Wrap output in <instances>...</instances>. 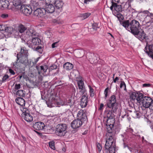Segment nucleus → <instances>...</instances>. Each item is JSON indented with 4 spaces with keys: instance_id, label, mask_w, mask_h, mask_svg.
<instances>
[{
    "instance_id": "f257e3e1",
    "label": "nucleus",
    "mask_w": 153,
    "mask_h": 153,
    "mask_svg": "<svg viewBox=\"0 0 153 153\" xmlns=\"http://www.w3.org/2000/svg\"><path fill=\"white\" fill-rule=\"evenodd\" d=\"M120 23L141 42H143L144 40L149 39V36L144 30L141 29V25L138 21L134 19L130 22L128 20H124Z\"/></svg>"
},
{
    "instance_id": "f03ea898",
    "label": "nucleus",
    "mask_w": 153,
    "mask_h": 153,
    "mask_svg": "<svg viewBox=\"0 0 153 153\" xmlns=\"http://www.w3.org/2000/svg\"><path fill=\"white\" fill-rule=\"evenodd\" d=\"M77 116L78 118L74 120L71 123V126L73 129L79 127L83 123L88 120L85 112L82 110L78 111Z\"/></svg>"
},
{
    "instance_id": "7ed1b4c3",
    "label": "nucleus",
    "mask_w": 153,
    "mask_h": 153,
    "mask_svg": "<svg viewBox=\"0 0 153 153\" xmlns=\"http://www.w3.org/2000/svg\"><path fill=\"white\" fill-rule=\"evenodd\" d=\"M108 137L106 140L104 146V150L106 152L108 151L110 153H115L116 148V139L115 136L111 133L107 134Z\"/></svg>"
},
{
    "instance_id": "20e7f679",
    "label": "nucleus",
    "mask_w": 153,
    "mask_h": 153,
    "mask_svg": "<svg viewBox=\"0 0 153 153\" xmlns=\"http://www.w3.org/2000/svg\"><path fill=\"white\" fill-rule=\"evenodd\" d=\"M28 51L26 48L22 47L20 52L17 55V60H19V62L22 64H26L28 62Z\"/></svg>"
},
{
    "instance_id": "39448f33",
    "label": "nucleus",
    "mask_w": 153,
    "mask_h": 153,
    "mask_svg": "<svg viewBox=\"0 0 153 153\" xmlns=\"http://www.w3.org/2000/svg\"><path fill=\"white\" fill-rule=\"evenodd\" d=\"M67 126L65 124L57 125L56 128L55 134L58 136H64L67 132Z\"/></svg>"
},
{
    "instance_id": "423d86ee",
    "label": "nucleus",
    "mask_w": 153,
    "mask_h": 153,
    "mask_svg": "<svg viewBox=\"0 0 153 153\" xmlns=\"http://www.w3.org/2000/svg\"><path fill=\"white\" fill-rule=\"evenodd\" d=\"M118 103L116 96L114 95L111 96L108 100L106 101V105L107 108H118Z\"/></svg>"
},
{
    "instance_id": "0eeeda50",
    "label": "nucleus",
    "mask_w": 153,
    "mask_h": 153,
    "mask_svg": "<svg viewBox=\"0 0 153 153\" xmlns=\"http://www.w3.org/2000/svg\"><path fill=\"white\" fill-rule=\"evenodd\" d=\"M111 3L112 4L110 8L112 11L114 10L117 13H120L124 11V7H123L122 5L120 4L119 2L113 1Z\"/></svg>"
},
{
    "instance_id": "6e6552de",
    "label": "nucleus",
    "mask_w": 153,
    "mask_h": 153,
    "mask_svg": "<svg viewBox=\"0 0 153 153\" xmlns=\"http://www.w3.org/2000/svg\"><path fill=\"white\" fill-rule=\"evenodd\" d=\"M115 123L114 118H107L106 125L107 126V130L108 133H112V128Z\"/></svg>"
},
{
    "instance_id": "1a4fd4ad",
    "label": "nucleus",
    "mask_w": 153,
    "mask_h": 153,
    "mask_svg": "<svg viewBox=\"0 0 153 153\" xmlns=\"http://www.w3.org/2000/svg\"><path fill=\"white\" fill-rule=\"evenodd\" d=\"M145 40L146 45L144 51L149 57L153 59V45L149 44L147 40Z\"/></svg>"
},
{
    "instance_id": "9d476101",
    "label": "nucleus",
    "mask_w": 153,
    "mask_h": 153,
    "mask_svg": "<svg viewBox=\"0 0 153 153\" xmlns=\"http://www.w3.org/2000/svg\"><path fill=\"white\" fill-rule=\"evenodd\" d=\"M21 7L20 10L25 16H28L32 12V9L30 5L23 4Z\"/></svg>"
},
{
    "instance_id": "9b49d317",
    "label": "nucleus",
    "mask_w": 153,
    "mask_h": 153,
    "mask_svg": "<svg viewBox=\"0 0 153 153\" xmlns=\"http://www.w3.org/2000/svg\"><path fill=\"white\" fill-rule=\"evenodd\" d=\"M86 57L89 59V61L92 64L97 63L99 58L97 54L91 53H87Z\"/></svg>"
},
{
    "instance_id": "f8f14e48",
    "label": "nucleus",
    "mask_w": 153,
    "mask_h": 153,
    "mask_svg": "<svg viewBox=\"0 0 153 153\" xmlns=\"http://www.w3.org/2000/svg\"><path fill=\"white\" fill-rule=\"evenodd\" d=\"M27 110L26 108L23 109L24 112L22 114V118L26 121L30 122L33 120V117L30 113L26 112Z\"/></svg>"
},
{
    "instance_id": "ddd939ff",
    "label": "nucleus",
    "mask_w": 153,
    "mask_h": 153,
    "mask_svg": "<svg viewBox=\"0 0 153 153\" xmlns=\"http://www.w3.org/2000/svg\"><path fill=\"white\" fill-rule=\"evenodd\" d=\"M152 101V99L151 97L148 96H145L141 103L144 108H147L150 107V105Z\"/></svg>"
},
{
    "instance_id": "4468645a",
    "label": "nucleus",
    "mask_w": 153,
    "mask_h": 153,
    "mask_svg": "<svg viewBox=\"0 0 153 153\" xmlns=\"http://www.w3.org/2000/svg\"><path fill=\"white\" fill-rule=\"evenodd\" d=\"M46 13L45 10L43 8H37L34 12V16L38 17H42L44 16Z\"/></svg>"
},
{
    "instance_id": "2eb2a0df",
    "label": "nucleus",
    "mask_w": 153,
    "mask_h": 153,
    "mask_svg": "<svg viewBox=\"0 0 153 153\" xmlns=\"http://www.w3.org/2000/svg\"><path fill=\"white\" fill-rule=\"evenodd\" d=\"M45 9L46 13H53L55 10V7L52 4L46 3L45 6Z\"/></svg>"
},
{
    "instance_id": "dca6fc26",
    "label": "nucleus",
    "mask_w": 153,
    "mask_h": 153,
    "mask_svg": "<svg viewBox=\"0 0 153 153\" xmlns=\"http://www.w3.org/2000/svg\"><path fill=\"white\" fill-rule=\"evenodd\" d=\"M110 109L106 112L107 118H114V113H115L118 108H108Z\"/></svg>"
},
{
    "instance_id": "f3484780",
    "label": "nucleus",
    "mask_w": 153,
    "mask_h": 153,
    "mask_svg": "<svg viewBox=\"0 0 153 153\" xmlns=\"http://www.w3.org/2000/svg\"><path fill=\"white\" fill-rule=\"evenodd\" d=\"M33 126V128L36 130H42L44 129L45 125L43 122H38L34 123Z\"/></svg>"
},
{
    "instance_id": "a211bd4d",
    "label": "nucleus",
    "mask_w": 153,
    "mask_h": 153,
    "mask_svg": "<svg viewBox=\"0 0 153 153\" xmlns=\"http://www.w3.org/2000/svg\"><path fill=\"white\" fill-rule=\"evenodd\" d=\"M121 125L119 123L117 122L113 126L112 128V131L111 133L114 136V134H117L120 131V129Z\"/></svg>"
},
{
    "instance_id": "6ab92c4d",
    "label": "nucleus",
    "mask_w": 153,
    "mask_h": 153,
    "mask_svg": "<svg viewBox=\"0 0 153 153\" xmlns=\"http://www.w3.org/2000/svg\"><path fill=\"white\" fill-rule=\"evenodd\" d=\"M88 103V97L85 94L83 95L81 99L80 105L81 107L85 108L87 106Z\"/></svg>"
},
{
    "instance_id": "aec40b11",
    "label": "nucleus",
    "mask_w": 153,
    "mask_h": 153,
    "mask_svg": "<svg viewBox=\"0 0 153 153\" xmlns=\"http://www.w3.org/2000/svg\"><path fill=\"white\" fill-rule=\"evenodd\" d=\"M36 68L38 71L39 74L45 73L48 69V67L46 65L41 66H36Z\"/></svg>"
},
{
    "instance_id": "412c9836",
    "label": "nucleus",
    "mask_w": 153,
    "mask_h": 153,
    "mask_svg": "<svg viewBox=\"0 0 153 153\" xmlns=\"http://www.w3.org/2000/svg\"><path fill=\"white\" fill-rule=\"evenodd\" d=\"M9 3L7 0H0V8L4 9L7 8L9 6Z\"/></svg>"
},
{
    "instance_id": "4be33fe9",
    "label": "nucleus",
    "mask_w": 153,
    "mask_h": 153,
    "mask_svg": "<svg viewBox=\"0 0 153 153\" xmlns=\"http://www.w3.org/2000/svg\"><path fill=\"white\" fill-rule=\"evenodd\" d=\"M13 7H15L17 10H20L21 8V6H22L21 0H13Z\"/></svg>"
},
{
    "instance_id": "5701e85b",
    "label": "nucleus",
    "mask_w": 153,
    "mask_h": 153,
    "mask_svg": "<svg viewBox=\"0 0 153 153\" xmlns=\"http://www.w3.org/2000/svg\"><path fill=\"white\" fill-rule=\"evenodd\" d=\"M58 97L57 96H55L53 97V96H52L50 98H49V99L48 100V102L50 104H56L57 103V105H60L59 104L58 102Z\"/></svg>"
},
{
    "instance_id": "b1692460",
    "label": "nucleus",
    "mask_w": 153,
    "mask_h": 153,
    "mask_svg": "<svg viewBox=\"0 0 153 153\" xmlns=\"http://www.w3.org/2000/svg\"><path fill=\"white\" fill-rule=\"evenodd\" d=\"M53 3L57 9H62L64 4L62 1L61 0H56Z\"/></svg>"
},
{
    "instance_id": "393cba45",
    "label": "nucleus",
    "mask_w": 153,
    "mask_h": 153,
    "mask_svg": "<svg viewBox=\"0 0 153 153\" xmlns=\"http://www.w3.org/2000/svg\"><path fill=\"white\" fill-rule=\"evenodd\" d=\"M145 96L142 93H141L139 91H138L136 100L138 103H141L142 100L145 97Z\"/></svg>"
},
{
    "instance_id": "a878e982",
    "label": "nucleus",
    "mask_w": 153,
    "mask_h": 153,
    "mask_svg": "<svg viewBox=\"0 0 153 153\" xmlns=\"http://www.w3.org/2000/svg\"><path fill=\"white\" fill-rule=\"evenodd\" d=\"M16 102L19 105L23 106L25 105V100L22 97H18L15 100Z\"/></svg>"
},
{
    "instance_id": "bb28decb",
    "label": "nucleus",
    "mask_w": 153,
    "mask_h": 153,
    "mask_svg": "<svg viewBox=\"0 0 153 153\" xmlns=\"http://www.w3.org/2000/svg\"><path fill=\"white\" fill-rule=\"evenodd\" d=\"M131 4L128 3H126L124 6V11L126 10L127 11V12H128V13H130L131 11V12L133 13V9H131Z\"/></svg>"
},
{
    "instance_id": "cd10ccee",
    "label": "nucleus",
    "mask_w": 153,
    "mask_h": 153,
    "mask_svg": "<svg viewBox=\"0 0 153 153\" xmlns=\"http://www.w3.org/2000/svg\"><path fill=\"white\" fill-rule=\"evenodd\" d=\"M20 63H21L19 62V60H17V58L16 61L14 62H13L11 64V66L13 68L15 69H18L21 67Z\"/></svg>"
},
{
    "instance_id": "c85d7f7f",
    "label": "nucleus",
    "mask_w": 153,
    "mask_h": 153,
    "mask_svg": "<svg viewBox=\"0 0 153 153\" xmlns=\"http://www.w3.org/2000/svg\"><path fill=\"white\" fill-rule=\"evenodd\" d=\"M31 42L33 45H38L41 43V41L38 37L34 38L32 39Z\"/></svg>"
},
{
    "instance_id": "c756f323",
    "label": "nucleus",
    "mask_w": 153,
    "mask_h": 153,
    "mask_svg": "<svg viewBox=\"0 0 153 153\" xmlns=\"http://www.w3.org/2000/svg\"><path fill=\"white\" fill-rule=\"evenodd\" d=\"M64 68L67 70H71L73 68V65L69 62H66L64 65Z\"/></svg>"
},
{
    "instance_id": "7c9ffc66",
    "label": "nucleus",
    "mask_w": 153,
    "mask_h": 153,
    "mask_svg": "<svg viewBox=\"0 0 153 153\" xmlns=\"http://www.w3.org/2000/svg\"><path fill=\"white\" fill-rule=\"evenodd\" d=\"M1 83L2 82H4L6 81H8L10 79L9 76L7 74H4L2 77H1Z\"/></svg>"
},
{
    "instance_id": "2f4dec72",
    "label": "nucleus",
    "mask_w": 153,
    "mask_h": 153,
    "mask_svg": "<svg viewBox=\"0 0 153 153\" xmlns=\"http://www.w3.org/2000/svg\"><path fill=\"white\" fill-rule=\"evenodd\" d=\"M85 51L83 50H78L76 53L77 56L78 58H80L84 56Z\"/></svg>"
},
{
    "instance_id": "473e14b6",
    "label": "nucleus",
    "mask_w": 153,
    "mask_h": 153,
    "mask_svg": "<svg viewBox=\"0 0 153 153\" xmlns=\"http://www.w3.org/2000/svg\"><path fill=\"white\" fill-rule=\"evenodd\" d=\"M26 29V27L24 25L22 24L19 25L18 27V30L20 33H23Z\"/></svg>"
},
{
    "instance_id": "72a5a7b5",
    "label": "nucleus",
    "mask_w": 153,
    "mask_h": 153,
    "mask_svg": "<svg viewBox=\"0 0 153 153\" xmlns=\"http://www.w3.org/2000/svg\"><path fill=\"white\" fill-rule=\"evenodd\" d=\"M25 91L23 90H18L16 93V94L21 97H23L25 96Z\"/></svg>"
},
{
    "instance_id": "f704fd0d",
    "label": "nucleus",
    "mask_w": 153,
    "mask_h": 153,
    "mask_svg": "<svg viewBox=\"0 0 153 153\" xmlns=\"http://www.w3.org/2000/svg\"><path fill=\"white\" fill-rule=\"evenodd\" d=\"M138 94L137 92H131L130 93V98L132 100H135L136 99L137 95Z\"/></svg>"
},
{
    "instance_id": "c9c22d12",
    "label": "nucleus",
    "mask_w": 153,
    "mask_h": 153,
    "mask_svg": "<svg viewBox=\"0 0 153 153\" xmlns=\"http://www.w3.org/2000/svg\"><path fill=\"white\" fill-rule=\"evenodd\" d=\"M8 27L3 25H0V30L8 32Z\"/></svg>"
},
{
    "instance_id": "e433bc0d",
    "label": "nucleus",
    "mask_w": 153,
    "mask_h": 153,
    "mask_svg": "<svg viewBox=\"0 0 153 153\" xmlns=\"http://www.w3.org/2000/svg\"><path fill=\"white\" fill-rule=\"evenodd\" d=\"M78 85L79 89L82 88H83L85 87L83 81L82 80H80L78 81Z\"/></svg>"
},
{
    "instance_id": "4c0bfd02",
    "label": "nucleus",
    "mask_w": 153,
    "mask_h": 153,
    "mask_svg": "<svg viewBox=\"0 0 153 153\" xmlns=\"http://www.w3.org/2000/svg\"><path fill=\"white\" fill-rule=\"evenodd\" d=\"M49 147L52 149L54 150L55 149V148L54 146V142L52 141H50L49 143Z\"/></svg>"
},
{
    "instance_id": "58836bf2",
    "label": "nucleus",
    "mask_w": 153,
    "mask_h": 153,
    "mask_svg": "<svg viewBox=\"0 0 153 153\" xmlns=\"http://www.w3.org/2000/svg\"><path fill=\"white\" fill-rule=\"evenodd\" d=\"M90 15V13H87L82 14L81 16L84 19H85L88 18Z\"/></svg>"
},
{
    "instance_id": "ea45409f",
    "label": "nucleus",
    "mask_w": 153,
    "mask_h": 153,
    "mask_svg": "<svg viewBox=\"0 0 153 153\" xmlns=\"http://www.w3.org/2000/svg\"><path fill=\"white\" fill-rule=\"evenodd\" d=\"M89 88L90 89V95L91 97H93L94 95V89L90 85L89 86Z\"/></svg>"
},
{
    "instance_id": "a19ab883",
    "label": "nucleus",
    "mask_w": 153,
    "mask_h": 153,
    "mask_svg": "<svg viewBox=\"0 0 153 153\" xmlns=\"http://www.w3.org/2000/svg\"><path fill=\"white\" fill-rule=\"evenodd\" d=\"M36 50L39 53H41L43 51L42 47L41 46H38L36 48Z\"/></svg>"
},
{
    "instance_id": "79ce46f5",
    "label": "nucleus",
    "mask_w": 153,
    "mask_h": 153,
    "mask_svg": "<svg viewBox=\"0 0 153 153\" xmlns=\"http://www.w3.org/2000/svg\"><path fill=\"white\" fill-rule=\"evenodd\" d=\"M32 61L31 59H30L29 60H28V62L27 63V65L29 67H31L34 66V65L33 64V62Z\"/></svg>"
},
{
    "instance_id": "37998d69",
    "label": "nucleus",
    "mask_w": 153,
    "mask_h": 153,
    "mask_svg": "<svg viewBox=\"0 0 153 153\" xmlns=\"http://www.w3.org/2000/svg\"><path fill=\"white\" fill-rule=\"evenodd\" d=\"M92 28L94 30H96L97 28H99V27L97 23H94L92 25Z\"/></svg>"
},
{
    "instance_id": "c03bdc74",
    "label": "nucleus",
    "mask_w": 153,
    "mask_h": 153,
    "mask_svg": "<svg viewBox=\"0 0 153 153\" xmlns=\"http://www.w3.org/2000/svg\"><path fill=\"white\" fill-rule=\"evenodd\" d=\"M57 66L56 65H52L49 68V71H52L53 70L56 69L57 68Z\"/></svg>"
},
{
    "instance_id": "a18cd8bd",
    "label": "nucleus",
    "mask_w": 153,
    "mask_h": 153,
    "mask_svg": "<svg viewBox=\"0 0 153 153\" xmlns=\"http://www.w3.org/2000/svg\"><path fill=\"white\" fill-rule=\"evenodd\" d=\"M109 90V88H107L104 91V94H105V99H106V98L108 96V91Z\"/></svg>"
},
{
    "instance_id": "49530a36",
    "label": "nucleus",
    "mask_w": 153,
    "mask_h": 153,
    "mask_svg": "<svg viewBox=\"0 0 153 153\" xmlns=\"http://www.w3.org/2000/svg\"><path fill=\"white\" fill-rule=\"evenodd\" d=\"M123 86H124L125 87L124 90L125 91L126 90V85L125 82L123 81H121L120 85V88H122Z\"/></svg>"
},
{
    "instance_id": "de8ad7c7",
    "label": "nucleus",
    "mask_w": 153,
    "mask_h": 153,
    "mask_svg": "<svg viewBox=\"0 0 153 153\" xmlns=\"http://www.w3.org/2000/svg\"><path fill=\"white\" fill-rule=\"evenodd\" d=\"M40 58V57L37 58L36 59H33V60H32V62H33V64L34 65V66L36 64V63H37V62H38V61L39 60V59Z\"/></svg>"
},
{
    "instance_id": "09e8293b",
    "label": "nucleus",
    "mask_w": 153,
    "mask_h": 153,
    "mask_svg": "<svg viewBox=\"0 0 153 153\" xmlns=\"http://www.w3.org/2000/svg\"><path fill=\"white\" fill-rule=\"evenodd\" d=\"M8 71L11 75H14L15 74V72L11 68H8Z\"/></svg>"
},
{
    "instance_id": "8fccbe9b",
    "label": "nucleus",
    "mask_w": 153,
    "mask_h": 153,
    "mask_svg": "<svg viewBox=\"0 0 153 153\" xmlns=\"http://www.w3.org/2000/svg\"><path fill=\"white\" fill-rule=\"evenodd\" d=\"M81 90L79 91V92L82 95L85 94L86 91V90L85 87L83 88H80Z\"/></svg>"
},
{
    "instance_id": "3c124183",
    "label": "nucleus",
    "mask_w": 153,
    "mask_h": 153,
    "mask_svg": "<svg viewBox=\"0 0 153 153\" xmlns=\"http://www.w3.org/2000/svg\"><path fill=\"white\" fill-rule=\"evenodd\" d=\"M58 42H56L53 43L52 44V48H54L57 47L58 46Z\"/></svg>"
},
{
    "instance_id": "603ef678",
    "label": "nucleus",
    "mask_w": 153,
    "mask_h": 153,
    "mask_svg": "<svg viewBox=\"0 0 153 153\" xmlns=\"http://www.w3.org/2000/svg\"><path fill=\"white\" fill-rule=\"evenodd\" d=\"M31 4L33 5V7H36L39 5V4L38 2H36V1H32L31 2Z\"/></svg>"
},
{
    "instance_id": "864d4df0",
    "label": "nucleus",
    "mask_w": 153,
    "mask_h": 153,
    "mask_svg": "<svg viewBox=\"0 0 153 153\" xmlns=\"http://www.w3.org/2000/svg\"><path fill=\"white\" fill-rule=\"evenodd\" d=\"M14 88L15 90H18L21 88L20 84H16L15 85Z\"/></svg>"
},
{
    "instance_id": "5fc2aeb1",
    "label": "nucleus",
    "mask_w": 153,
    "mask_h": 153,
    "mask_svg": "<svg viewBox=\"0 0 153 153\" xmlns=\"http://www.w3.org/2000/svg\"><path fill=\"white\" fill-rule=\"evenodd\" d=\"M1 17L3 19H6L8 17V15L7 14L3 13L1 15Z\"/></svg>"
},
{
    "instance_id": "6e6d98bb",
    "label": "nucleus",
    "mask_w": 153,
    "mask_h": 153,
    "mask_svg": "<svg viewBox=\"0 0 153 153\" xmlns=\"http://www.w3.org/2000/svg\"><path fill=\"white\" fill-rule=\"evenodd\" d=\"M97 146L98 150V151L100 152L102 149L101 145L100 143H98L97 144Z\"/></svg>"
},
{
    "instance_id": "4d7b16f0",
    "label": "nucleus",
    "mask_w": 153,
    "mask_h": 153,
    "mask_svg": "<svg viewBox=\"0 0 153 153\" xmlns=\"http://www.w3.org/2000/svg\"><path fill=\"white\" fill-rule=\"evenodd\" d=\"M27 45H28V46L30 48H35V47L34 46V45H33L32 44V43L30 44V43H27Z\"/></svg>"
},
{
    "instance_id": "13d9d810",
    "label": "nucleus",
    "mask_w": 153,
    "mask_h": 153,
    "mask_svg": "<svg viewBox=\"0 0 153 153\" xmlns=\"http://www.w3.org/2000/svg\"><path fill=\"white\" fill-rule=\"evenodd\" d=\"M149 109L152 110H153V100H152V101L151 102L150 105V107H149Z\"/></svg>"
},
{
    "instance_id": "bf43d9fd",
    "label": "nucleus",
    "mask_w": 153,
    "mask_h": 153,
    "mask_svg": "<svg viewBox=\"0 0 153 153\" xmlns=\"http://www.w3.org/2000/svg\"><path fill=\"white\" fill-rule=\"evenodd\" d=\"M104 106V104L103 103H101L100 104V107L99 108V110L101 111L102 110Z\"/></svg>"
},
{
    "instance_id": "052dcab7",
    "label": "nucleus",
    "mask_w": 153,
    "mask_h": 153,
    "mask_svg": "<svg viewBox=\"0 0 153 153\" xmlns=\"http://www.w3.org/2000/svg\"><path fill=\"white\" fill-rule=\"evenodd\" d=\"M145 118H146V121L147 122V124L149 125L150 124H151L152 123L151 121L149 120V119L146 118V117H145Z\"/></svg>"
},
{
    "instance_id": "680f3d73",
    "label": "nucleus",
    "mask_w": 153,
    "mask_h": 153,
    "mask_svg": "<svg viewBox=\"0 0 153 153\" xmlns=\"http://www.w3.org/2000/svg\"><path fill=\"white\" fill-rule=\"evenodd\" d=\"M135 117L137 118H139L140 117V115L139 112H135Z\"/></svg>"
},
{
    "instance_id": "e2e57ef3",
    "label": "nucleus",
    "mask_w": 153,
    "mask_h": 153,
    "mask_svg": "<svg viewBox=\"0 0 153 153\" xmlns=\"http://www.w3.org/2000/svg\"><path fill=\"white\" fill-rule=\"evenodd\" d=\"M149 17L152 19H153V13H149V14L147 15Z\"/></svg>"
},
{
    "instance_id": "0e129e2a",
    "label": "nucleus",
    "mask_w": 153,
    "mask_h": 153,
    "mask_svg": "<svg viewBox=\"0 0 153 153\" xmlns=\"http://www.w3.org/2000/svg\"><path fill=\"white\" fill-rule=\"evenodd\" d=\"M142 12L144 14H147V15H148V14H149V11L148 10H144Z\"/></svg>"
},
{
    "instance_id": "69168bd1",
    "label": "nucleus",
    "mask_w": 153,
    "mask_h": 153,
    "mask_svg": "<svg viewBox=\"0 0 153 153\" xmlns=\"http://www.w3.org/2000/svg\"><path fill=\"white\" fill-rule=\"evenodd\" d=\"M151 85L149 84L145 83L143 85V87H148L150 86Z\"/></svg>"
},
{
    "instance_id": "338daca9",
    "label": "nucleus",
    "mask_w": 153,
    "mask_h": 153,
    "mask_svg": "<svg viewBox=\"0 0 153 153\" xmlns=\"http://www.w3.org/2000/svg\"><path fill=\"white\" fill-rule=\"evenodd\" d=\"M71 91L73 94H74L76 92L75 88L74 87L72 88Z\"/></svg>"
},
{
    "instance_id": "774afa93",
    "label": "nucleus",
    "mask_w": 153,
    "mask_h": 153,
    "mask_svg": "<svg viewBox=\"0 0 153 153\" xmlns=\"http://www.w3.org/2000/svg\"><path fill=\"white\" fill-rule=\"evenodd\" d=\"M113 79V82L114 83H116L117 81L119 79V78L117 77H116V78L115 79L114 78V79Z\"/></svg>"
}]
</instances>
